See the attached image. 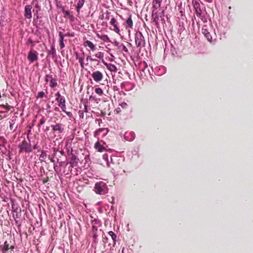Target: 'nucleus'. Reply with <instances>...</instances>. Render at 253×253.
I'll return each mask as SVG.
<instances>
[{"instance_id": "nucleus-1", "label": "nucleus", "mask_w": 253, "mask_h": 253, "mask_svg": "<svg viewBox=\"0 0 253 253\" xmlns=\"http://www.w3.org/2000/svg\"><path fill=\"white\" fill-rule=\"evenodd\" d=\"M94 191L97 194L104 195L107 192V186L104 182L100 181L95 184Z\"/></svg>"}, {"instance_id": "nucleus-2", "label": "nucleus", "mask_w": 253, "mask_h": 253, "mask_svg": "<svg viewBox=\"0 0 253 253\" xmlns=\"http://www.w3.org/2000/svg\"><path fill=\"white\" fill-rule=\"evenodd\" d=\"M19 147L20 148V153L22 152V151H25L27 153H30L32 151L30 143L27 142L25 140L22 141V143L19 145Z\"/></svg>"}, {"instance_id": "nucleus-3", "label": "nucleus", "mask_w": 253, "mask_h": 253, "mask_svg": "<svg viewBox=\"0 0 253 253\" xmlns=\"http://www.w3.org/2000/svg\"><path fill=\"white\" fill-rule=\"evenodd\" d=\"M192 3L197 16L199 18H201L202 11L200 7L199 0H192Z\"/></svg>"}, {"instance_id": "nucleus-4", "label": "nucleus", "mask_w": 253, "mask_h": 253, "mask_svg": "<svg viewBox=\"0 0 253 253\" xmlns=\"http://www.w3.org/2000/svg\"><path fill=\"white\" fill-rule=\"evenodd\" d=\"M92 224V234L93 237L94 239V242H95L96 239L98 236L97 234L98 231V227L97 225H99L100 224L98 221L96 219H94L91 221Z\"/></svg>"}, {"instance_id": "nucleus-5", "label": "nucleus", "mask_w": 253, "mask_h": 253, "mask_svg": "<svg viewBox=\"0 0 253 253\" xmlns=\"http://www.w3.org/2000/svg\"><path fill=\"white\" fill-rule=\"evenodd\" d=\"M91 76L93 80L96 83H100L103 79V74L100 71L96 70L93 72Z\"/></svg>"}, {"instance_id": "nucleus-6", "label": "nucleus", "mask_w": 253, "mask_h": 253, "mask_svg": "<svg viewBox=\"0 0 253 253\" xmlns=\"http://www.w3.org/2000/svg\"><path fill=\"white\" fill-rule=\"evenodd\" d=\"M110 24L113 27V28L112 29V30L114 31L115 33L120 35L119 24L117 19L114 17H112L110 21Z\"/></svg>"}, {"instance_id": "nucleus-7", "label": "nucleus", "mask_w": 253, "mask_h": 253, "mask_svg": "<svg viewBox=\"0 0 253 253\" xmlns=\"http://www.w3.org/2000/svg\"><path fill=\"white\" fill-rule=\"evenodd\" d=\"M38 53L36 50L31 49L29 52L27 58L31 62H33L38 60Z\"/></svg>"}, {"instance_id": "nucleus-8", "label": "nucleus", "mask_w": 253, "mask_h": 253, "mask_svg": "<svg viewBox=\"0 0 253 253\" xmlns=\"http://www.w3.org/2000/svg\"><path fill=\"white\" fill-rule=\"evenodd\" d=\"M135 42L136 46L138 47L141 46L144 44V37L141 33L139 34L136 35L135 37Z\"/></svg>"}, {"instance_id": "nucleus-9", "label": "nucleus", "mask_w": 253, "mask_h": 253, "mask_svg": "<svg viewBox=\"0 0 253 253\" xmlns=\"http://www.w3.org/2000/svg\"><path fill=\"white\" fill-rule=\"evenodd\" d=\"M32 6L31 5H26L24 9V16L27 19H31L32 17L31 9Z\"/></svg>"}, {"instance_id": "nucleus-10", "label": "nucleus", "mask_w": 253, "mask_h": 253, "mask_svg": "<svg viewBox=\"0 0 253 253\" xmlns=\"http://www.w3.org/2000/svg\"><path fill=\"white\" fill-rule=\"evenodd\" d=\"M51 127L54 131H58L60 133H62L64 131V128L61 124L57 123L55 125H52Z\"/></svg>"}, {"instance_id": "nucleus-11", "label": "nucleus", "mask_w": 253, "mask_h": 253, "mask_svg": "<svg viewBox=\"0 0 253 253\" xmlns=\"http://www.w3.org/2000/svg\"><path fill=\"white\" fill-rule=\"evenodd\" d=\"M100 142H102L103 144L105 143L103 140H101L100 142L97 141L94 144V148L96 149L98 152L101 153L105 150L106 149L101 144Z\"/></svg>"}, {"instance_id": "nucleus-12", "label": "nucleus", "mask_w": 253, "mask_h": 253, "mask_svg": "<svg viewBox=\"0 0 253 253\" xmlns=\"http://www.w3.org/2000/svg\"><path fill=\"white\" fill-rule=\"evenodd\" d=\"M124 25L126 29H132L133 28V22L131 15H129V17L127 18Z\"/></svg>"}, {"instance_id": "nucleus-13", "label": "nucleus", "mask_w": 253, "mask_h": 253, "mask_svg": "<svg viewBox=\"0 0 253 253\" xmlns=\"http://www.w3.org/2000/svg\"><path fill=\"white\" fill-rule=\"evenodd\" d=\"M104 65L107 67V69L109 70L110 72H116L117 71V67L110 63H107L105 62L104 60L102 61Z\"/></svg>"}, {"instance_id": "nucleus-14", "label": "nucleus", "mask_w": 253, "mask_h": 253, "mask_svg": "<svg viewBox=\"0 0 253 253\" xmlns=\"http://www.w3.org/2000/svg\"><path fill=\"white\" fill-rule=\"evenodd\" d=\"M206 26H204L202 29V33L205 37L207 39V40L211 42L212 40V37L210 33V32L208 31V30L206 28Z\"/></svg>"}, {"instance_id": "nucleus-15", "label": "nucleus", "mask_w": 253, "mask_h": 253, "mask_svg": "<svg viewBox=\"0 0 253 253\" xmlns=\"http://www.w3.org/2000/svg\"><path fill=\"white\" fill-rule=\"evenodd\" d=\"M84 46L89 47L92 51H94L96 49L95 45L90 41L87 40L84 42Z\"/></svg>"}, {"instance_id": "nucleus-16", "label": "nucleus", "mask_w": 253, "mask_h": 253, "mask_svg": "<svg viewBox=\"0 0 253 253\" xmlns=\"http://www.w3.org/2000/svg\"><path fill=\"white\" fill-rule=\"evenodd\" d=\"M59 46L61 49L65 47V44L63 42L64 35L62 32L59 33Z\"/></svg>"}, {"instance_id": "nucleus-17", "label": "nucleus", "mask_w": 253, "mask_h": 253, "mask_svg": "<svg viewBox=\"0 0 253 253\" xmlns=\"http://www.w3.org/2000/svg\"><path fill=\"white\" fill-rule=\"evenodd\" d=\"M96 36L98 38L104 42H110V38L107 35H100L99 34H97Z\"/></svg>"}, {"instance_id": "nucleus-18", "label": "nucleus", "mask_w": 253, "mask_h": 253, "mask_svg": "<svg viewBox=\"0 0 253 253\" xmlns=\"http://www.w3.org/2000/svg\"><path fill=\"white\" fill-rule=\"evenodd\" d=\"M85 2V0H79L76 6L77 11L78 14H80V9L83 6Z\"/></svg>"}, {"instance_id": "nucleus-19", "label": "nucleus", "mask_w": 253, "mask_h": 253, "mask_svg": "<svg viewBox=\"0 0 253 253\" xmlns=\"http://www.w3.org/2000/svg\"><path fill=\"white\" fill-rule=\"evenodd\" d=\"M161 0H153V8L157 9L161 6Z\"/></svg>"}, {"instance_id": "nucleus-20", "label": "nucleus", "mask_w": 253, "mask_h": 253, "mask_svg": "<svg viewBox=\"0 0 253 253\" xmlns=\"http://www.w3.org/2000/svg\"><path fill=\"white\" fill-rule=\"evenodd\" d=\"M59 106L61 108L62 111L65 112L69 117H70V118L72 117V116H73L72 113L70 112H67L65 110V109H66L65 104L59 105Z\"/></svg>"}, {"instance_id": "nucleus-21", "label": "nucleus", "mask_w": 253, "mask_h": 253, "mask_svg": "<svg viewBox=\"0 0 253 253\" xmlns=\"http://www.w3.org/2000/svg\"><path fill=\"white\" fill-rule=\"evenodd\" d=\"M62 11L64 14V17H67L69 16L71 20H73L74 17L72 15H71L69 11L66 10L64 7H62Z\"/></svg>"}, {"instance_id": "nucleus-22", "label": "nucleus", "mask_w": 253, "mask_h": 253, "mask_svg": "<svg viewBox=\"0 0 253 253\" xmlns=\"http://www.w3.org/2000/svg\"><path fill=\"white\" fill-rule=\"evenodd\" d=\"M57 85V79L56 78L51 79L49 82V86L51 88H54Z\"/></svg>"}, {"instance_id": "nucleus-23", "label": "nucleus", "mask_w": 253, "mask_h": 253, "mask_svg": "<svg viewBox=\"0 0 253 253\" xmlns=\"http://www.w3.org/2000/svg\"><path fill=\"white\" fill-rule=\"evenodd\" d=\"M79 60V62L80 64L81 67L82 69H84V52L83 53V56L79 57V58L78 59Z\"/></svg>"}, {"instance_id": "nucleus-24", "label": "nucleus", "mask_w": 253, "mask_h": 253, "mask_svg": "<svg viewBox=\"0 0 253 253\" xmlns=\"http://www.w3.org/2000/svg\"><path fill=\"white\" fill-rule=\"evenodd\" d=\"M9 249V245L7 241H5L2 248V251L3 253L7 251Z\"/></svg>"}, {"instance_id": "nucleus-25", "label": "nucleus", "mask_w": 253, "mask_h": 253, "mask_svg": "<svg viewBox=\"0 0 253 253\" xmlns=\"http://www.w3.org/2000/svg\"><path fill=\"white\" fill-rule=\"evenodd\" d=\"M108 234L111 237V238L113 241L114 244H115L116 242V238H117L116 235L113 231H109L108 232Z\"/></svg>"}, {"instance_id": "nucleus-26", "label": "nucleus", "mask_w": 253, "mask_h": 253, "mask_svg": "<svg viewBox=\"0 0 253 253\" xmlns=\"http://www.w3.org/2000/svg\"><path fill=\"white\" fill-rule=\"evenodd\" d=\"M46 119L44 117L42 116V118L41 119L40 121V123H39V124L38 125V127L39 128L40 127V126L43 125V124L45 123V122H46Z\"/></svg>"}, {"instance_id": "nucleus-27", "label": "nucleus", "mask_w": 253, "mask_h": 253, "mask_svg": "<svg viewBox=\"0 0 253 253\" xmlns=\"http://www.w3.org/2000/svg\"><path fill=\"white\" fill-rule=\"evenodd\" d=\"M95 92L100 96L102 95V94H103V91L102 89L100 87L96 88L95 89Z\"/></svg>"}, {"instance_id": "nucleus-28", "label": "nucleus", "mask_w": 253, "mask_h": 253, "mask_svg": "<svg viewBox=\"0 0 253 253\" xmlns=\"http://www.w3.org/2000/svg\"><path fill=\"white\" fill-rule=\"evenodd\" d=\"M76 160V156H72L71 157V161L70 162V164L72 167H74L75 165V160Z\"/></svg>"}, {"instance_id": "nucleus-29", "label": "nucleus", "mask_w": 253, "mask_h": 253, "mask_svg": "<svg viewBox=\"0 0 253 253\" xmlns=\"http://www.w3.org/2000/svg\"><path fill=\"white\" fill-rule=\"evenodd\" d=\"M94 55L96 58L103 59L104 57V53L102 52H98Z\"/></svg>"}, {"instance_id": "nucleus-30", "label": "nucleus", "mask_w": 253, "mask_h": 253, "mask_svg": "<svg viewBox=\"0 0 253 253\" xmlns=\"http://www.w3.org/2000/svg\"><path fill=\"white\" fill-rule=\"evenodd\" d=\"M57 101L58 102V106L65 104V99L64 97L62 98H60L59 99H58Z\"/></svg>"}, {"instance_id": "nucleus-31", "label": "nucleus", "mask_w": 253, "mask_h": 253, "mask_svg": "<svg viewBox=\"0 0 253 253\" xmlns=\"http://www.w3.org/2000/svg\"><path fill=\"white\" fill-rule=\"evenodd\" d=\"M44 95H45V92H43V91L39 92L37 94V98H42L43 97Z\"/></svg>"}, {"instance_id": "nucleus-32", "label": "nucleus", "mask_w": 253, "mask_h": 253, "mask_svg": "<svg viewBox=\"0 0 253 253\" xmlns=\"http://www.w3.org/2000/svg\"><path fill=\"white\" fill-rule=\"evenodd\" d=\"M46 156V154L45 153V152H42V153L40 155V159L42 160V161H43L45 157Z\"/></svg>"}, {"instance_id": "nucleus-33", "label": "nucleus", "mask_w": 253, "mask_h": 253, "mask_svg": "<svg viewBox=\"0 0 253 253\" xmlns=\"http://www.w3.org/2000/svg\"><path fill=\"white\" fill-rule=\"evenodd\" d=\"M45 81L46 82H47L48 81H50L51 79H53L52 76L51 75H46L45 77Z\"/></svg>"}, {"instance_id": "nucleus-34", "label": "nucleus", "mask_w": 253, "mask_h": 253, "mask_svg": "<svg viewBox=\"0 0 253 253\" xmlns=\"http://www.w3.org/2000/svg\"><path fill=\"white\" fill-rule=\"evenodd\" d=\"M0 106L2 108L6 109L8 111L10 110L11 109V107L9 105H8L7 104H6V105H1Z\"/></svg>"}, {"instance_id": "nucleus-35", "label": "nucleus", "mask_w": 253, "mask_h": 253, "mask_svg": "<svg viewBox=\"0 0 253 253\" xmlns=\"http://www.w3.org/2000/svg\"><path fill=\"white\" fill-rule=\"evenodd\" d=\"M104 130L103 128H99L97 129L96 131H95V136H97V135H99L100 133Z\"/></svg>"}, {"instance_id": "nucleus-36", "label": "nucleus", "mask_w": 253, "mask_h": 253, "mask_svg": "<svg viewBox=\"0 0 253 253\" xmlns=\"http://www.w3.org/2000/svg\"><path fill=\"white\" fill-rule=\"evenodd\" d=\"M28 43H30L31 44V45H32V48H33V47L35 46V42L32 41V40L30 38H29L28 39Z\"/></svg>"}, {"instance_id": "nucleus-37", "label": "nucleus", "mask_w": 253, "mask_h": 253, "mask_svg": "<svg viewBox=\"0 0 253 253\" xmlns=\"http://www.w3.org/2000/svg\"><path fill=\"white\" fill-rule=\"evenodd\" d=\"M55 96L56 97V101L58 100V99H59L60 98H62L63 96H61L60 93L58 92H57L56 94H55Z\"/></svg>"}, {"instance_id": "nucleus-38", "label": "nucleus", "mask_w": 253, "mask_h": 253, "mask_svg": "<svg viewBox=\"0 0 253 253\" xmlns=\"http://www.w3.org/2000/svg\"><path fill=\"white\" fill-rule=\"evenodd\" d=\"M122 49L123 51H124L126 52H128V49H127V47L124 44L123 45Z\"/></svg>"}, {"instance_id": "nucleus-39", "label": "nucleus", "mask_w": 253, "mask_h": 253, "mask_svg": "<svg viewBox=\"0 0 253 253\" xmlns=\"http://www.w3.org/2000/svg\"><path fill=\"white\" fill-rule=\"evenodd\" d=\"M86 60H90V61H92V60H93V58L90 56H87V57H86Z\"/></svg>"}, {"instance_id": "nucleus-40", "label": "nucleus", "mask_w": 253, "mask_h": 253, "mask_svg": "<svg viewBox=\"0 0 253 253\" xmlns=\"http://www.w3.org/2000/svg\"><path fill=\"white\" fill-rule=\"evenodd\" d=\"M64 35V37H73L74 36V35L73 34H71L69 33H68Z\"/></svg>"}, {"instance_id": "nucleus-41", "label": "nucleus", "mask_w": 253, "mask_h": 253, "mask_svg": "<svg viewBox=\"0 0 253 253\" xmlns=\"http://www.w3.org/2000/svg\"><path fill=\"white\" fill-rule=\"evenodd\" d=\"M75 55H76V59H77V60L79 58V57H81V56H80V55H79L77 52H76V53H75Z\"/></svg>"}, {"instance_id": "nucleus-42", "label": "nucleus", "mask_w": 253, "mask_h": 253, "mask_svg": "<svg viewBox=\"0 0 253 253\" xmlns=\"http://www.w3.org/2000/svg\"><path fill=\"white\" fill-rule=\"evenodd\" d=\"M54 53H55V50L53 48H52V49L50 51V53L53 54H54Z\"/></svg>"}, {"instance_id": "nucleus-43", "label": "nucleus", "mask_w": 253, "mask_h": 253, "mask_svg": "<svg viewBox=\"0 0 253 253\" xmlns=\"http://www.w3.org/2000/svg\"><path fill=\"white\" fill-rule=\"evenodd\" d=\"M108 238L107 237L104 238L103 241L104 243H107Z\"/></svg>"}, {"instance_id": "nucleus-44", "label": "nucleus", "mask_w": 253, "mask_h": 253, "mask_svg": "<svg viewBox=\"0 0 253 253\" xmlns=\"http://www.w3.org/2000/svg\"><path fill=\"white\" fill-rule=\"evenodd\" d=\"M0 141H2L3 143H5V140L3 138H0Z\"/></svg>"}, {"instance_id": "nucleus-45", "label": "nucleus", "mask_w": 253, "mask_h": 253, "mask_svg": "<svg viewBox=\"0 0 253 253\" xmlns=\"http://www.w3.org/2000/svg\"><path fill=\"white\" fill-rule=\"evenodd\" d=\"M50 160L51 162L54 163V160L53 158H52L50 159Z\"/></svg>"}, {"instance_id": "nucleus-46", "label": "nucleus", "mask_w": 253, "mask_h": 253, "mask_svg": "<svg viewBox=\"0 0 253 253\" xmlns=\"http://www.w3.org/2000/svg\"><path fill=\"white\" fill-rule=\"evenodd\" d=\"M92 61L97 62V61H98V60L95 58H93V60H92Z\"/></svg>"}, {"instance_id": "nucleus-47", "label": "nucleus", "mask_w": 253, "mask_h": 253, "mask_svg": "<svg viewBox=\"0 0 253 253\" xmlns=\"http://www.w3.org/2000/svg\"><path fill=\"white\" fill-rule=\"evenodd\" d=\"M9 249H14V246H11L9 247Z\"/></svg>"}, {"instance_id": "nucleus-48", "label": "nucleus", "mask_w": 253, "mask_h": 253, "mask_svg": "<svg viewBox=\"0 0 253 253\" xmlns=\"http://www.w3.org/2000/svg\"><path fill=\"white\" fill-rule=\"evenodd\" d=\"M106 19H107V20H109V16H107V17H106Z\"/></svg>"}, {"instance_id": "nucleus-49", "label": "nucleus", "mask_w": 253, "mask_h": 253, "mask_svg": "<svg viewBox=\"0 0 253 253\" xmlns=\"http://www.w3.org/2000/svg\"><path fill=\"white\" fill-rule=\"evenodd\" d=\"M34 149H37V145H35L34 147H33Z\"/></svg>"}, {"instance_id": "nucleus-50", "label": "nucleus", "mask_w": 253, "mask_h": 253, "mask_svg": "<svg viewBox=\"0 0 253 253\" xmlns=\"http://www.w3.org/2000/svg\"><path fill=\"white\" fill-rule=\"evenodd\" d=\"M82 114L83 115V113H82V114L80 115V116H82Z\"/></svg>"}, {"instance_id": "nucleus-51", "label": "nucleus", "mask_w": 253, "mask_h": 253, "mask_svg": "<svg viewBox=\"0 0 253 253\" xmlns=\"http://www.w3.org/2000/svg\"><path fill=\"white\" fill-rule=\"evenodd\" d=\"M82 114L83 115V113H82V114L80 115V116H82Z\"/></svg>"}, {"instance_id": "nucleus-52", "label": "nucleus", "mask_w": 253, "mask_h": 253, "mask_svg": "<svg viewBox=\"0 0 253 253\" xmlns=\"http://www.w3.org/2000/svg\"><path fill=\"white\" fill-rule=\"evenodd\" d=\"M82 114L83 115V113H82V114L80 115V116H82Z\"/></svg>"}]
</instances>
